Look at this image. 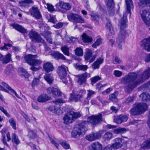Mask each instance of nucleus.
<instances>
[{"label":"nucleus","mask_w":150,"mask_h":150,"mask_svg":"<svg viewBox=\"0 0 150 150\" xmlns=\"http://www.w3.org/2000/svg\"><path fill=\"white\" fill-rule=\"evenodd\" d=\"M137 74L134 73H129L122 78L121 82L124 84H126L125 86V89L126 91L129 92L132 89L136 87L143 81H138L137 78Z\"/></svg>","instance_id":"1"},{"label":"nucleus","mask_w":150,"mask_h":150,"mask_svg":"<svg viewBox=\"0 0 150 150\" xmlns=\"http://www.w3.org/2000/svg\"><path fill=\"white\" fill-rule=\"evenodd\" d=\"M36 57V55H33L30 54H28L24 57L25 60L28 64L32 66L30 68V69L33 71H38L39 69V67L38 68L35 67V66H39L42 63L41 60L35 59Z\"/></svg>","instance_id":"2"},{"label":"nucleus","mask_w":150,"mask_h":150,"mask_svg":"<svg viewBox=\"0 0 150 150\" xmlns=\"http://www.w3.org/2000/svg\"><path fill=\"white\" fill-rule=\"evenodd\" d=\"M148 108V105L146 103H136L131 109L130 113L132 115H139L144 112Z\"/></svg>","instance_id":"3"},{"label":"nucleus","mask_w":150,"mask_h":150,"mask_svg":"<svg viewBox=\"0 0 150 150\" xmlns=\"http://www.w3.org/2000/svg\"><path fill=\"white\" fill-rule=\"evenodd\" d=\"M88 122H83L76 125L72 133V135L74 138H78L85 134V125Z\"/></svg>","instance_id":"4"},{"label":"nucleus","mask_w":150,"mask_h":150,"mask_svg":"<svg viewBox=\"0 0 150 150\" xmlns=\"http://www.w3.org/2000/svg\"><path fill=\"white\" fill-rule=\"evenodd\" d=\"M81 115L79 112L70 111L66 114L63 118L64 122L66 124H68L73 122L74 120L81 117Z\"/></svg>","instance_id":"5"},{"label":"nucleus","mask_w":150,"mask_h":150,"mask_svg":"<svg viewBox=\"0 0 150 150\" xmlns=\"http://www.w3.org/2000/svg\"><path fill=\"white\" fill-rule=\"evenodd\" d=\"M68 70V68L63 65L59 66L57 70V72L60 79L65 84L67 83V80L66 77L67 74V71Z\"/></svg>","instance_id":"6"},{"label":"nucleus","mask_w":150,"mask_h":150,"mask_svg":"<svg viewBox=\"0 0 150 150\" xmlns=\"http://www.w3.org/2000/svg\"><path fill=\"white\" fill-rule=\"evenodd\" d=\"M53 102L54 105L50 106L48 108V110L58 115L62 114L63 113L62 111L59 108L56 107L55 105H57L61 103H64L65 101L62 99H59L53 101Z\"/></svg>","instance_id":"7"},{"label":"nucleus","mask_w":150,"mask_h":150,"mask_svg":"<svg viewBox=\"0 0 150 150\" xmlns=\"http://www.w3.org/2000/svg\"><path fill=\"white\" fill-rule=\"evenodd\" d=\"M141 44L144 48L148 51H150V37L144 39L141 42ZM145 61H150V53L146 55Z\"/></svg>","instance_id":"8"},{"label":"nucleus","mask_w":150,"mask_h":150,"mask_svg":"<svg viewBox=\"0 0 150 150\" xmlns=\"http://www.w3.org/2000/svg\"><path fill=\"white\" fill-rule=\"evenodd\" d=\"M68 20L74 23H83L84 22L83 19L79 15L73 13L67 15Z\"/></svg>","instance_id":"9"},{"label":"nucleus","mask_w":150,"mask_h":150,"mask_svg":"<svg viewBox=\"0 0 150 150\" xmlns=\"http://www.w3.org/2000/svg\"><path fill=\"white\" fill-rule=\"evenodd\" d=\"M141 18L146 25L150 26V11L146 9L142 10L140 12Z\"/></svg>","instance_id":"10"},{"label":"nucleus","mask_w":150,"mask_h":150,"mask_svg":"<svg viewBox=\"0 0 150 150\" xmlns=\"http://www.w3.org/2000/svg\"><path fill=\"white\" fill-rule=\"evenodd\" d=\"M123 139L117 138L115 139V143L111 146H108L105 147L103 150H112V149H117L121 147L122 145Z\"/></svg>","instance_id":"11"},{"label":"nucleus","mask_w":150,"mask_h":150,"mask_svg":"<svg viewBox=\"0 0 150 150\" xmlns=\"http://www.w3.org/2000/svg\"><path fill=\"white\" fill-rule=\"evenodd\" d=\"M84 57L85 60L87 62H89L90 63L95 60L96 56L95 55H93V52L91 50L86 48L85 49Z\"/></svg>","instance_id":"12"},{"label":"nucleus","mask_w":150,"mask_h":150,"mask_svg":"<svg viewBox=\"0 0 150 150\" xmlns=\"http://www.w3.org/2000/svg\"><path fill=\"white\" fill-rule=\"evenodd\" d=\"M102 114H99L98 115L96 116L92 115L88 118L87 121L88 122L91 123L92 125H96L102 121Z\"/></svg>","instance_id":"13"},{"label":"nucleus","mask_w":150,"mask_h":150,"mask_svg":"<svg viewBox=\"0 0 150 150\" xmlns=\"http://www.w3.org/2000/svg\"><path fill=\"white\" fill-rule=\"evenodd\" d=\"M56 10L58 11L69 10L71 8V6L69 3H65L62 1L57 3L56 4Z\"/></svg>","instance_id":"14"},{"label":"nucleus","mask_w":150,"mask_h":150,"mask_svg":"<svg viewBox=\"0 0 150 150\" xmlns=\"http://www.w3.org/2000/svg\"><path fill=\"white\" fill-rule=\"evenodd\" d=\"M47 93L53 96H60L61 95V92L58 88L52 87H50L47 90Z\"/></svg>","instance_id":"15"},{"label":"nucleus","mask_w":150,"mask_h":150,"mask_svg":"<svg viewBox=\"0 0 150 150\" xmlns=\"http://www.w3.org/2000/svg\"><path fill=\"white\" fill-rule=\"evenodd\" d=\"M29 36L33 41L35 40V41L41 43H43L44 41L42 40L40 36L38 35L35 31H31L29 33Z\"/></svg>","instance_id":"16"},{"label":"nucleus","mask_w":150,"mask_h":150,"mask_svg":"<svg viewBox=\"0 0 150 150\" xmlns=\"http://www.w3.org/2000/svg\"><path fill=\"white\" fill-rule=\"evenodd\" d=\"M1 133L2 134V142L4 144L8 146V145L6 143V139L5 136H6L7 141H9L11 140V138L10 136L9 132L6 131L5 129H2L1 131Z\"/></svg>","instance_id":"17"},{"label":"nucleus","mask_w":150,"mask_h":150,"mask_svg":"<svg viewBox=\"0 0 150 150\" xmlns=\"http://www.w3.org/2000/svg\"><path fill=\"white\" fill-rule=\"evenodd\" d=\"M86 93V91L84 90H81L80 92V93L79 94H75L73 93V94H71L70 98L71 100L75 101H77L80 98L83 94H85Z\"/></svg>","instance_id":"18"},{"label":"nucleus","mask_w":150,"mask_h":150,"mask_svg":"<svg viewBox=\"0 0 150 150\" xmlns=\"http://www.w3.org/2000/svg\"><path fill=\"white\" fill-rule=\"evenodd\" d=\"M106 1L107 2V6L109 9L108 11V14L110 16L113 15L114 13V2L113 0H106Z\"/></svg>","instance_id":"19"},{"label":"nucleus","mask_w":150,"mask_h":150,"mask_svg":"<svg viewBox=\"0 0 150 150\" xmlns=\"http://www.w3.org/2000/svg\"><path fill=\"white\" fill-rule=\"evenodd\" d=\"M124 33L125 32L123 31H121L119 34L117 40L118 47L120 49L122 48V43L124 42V40L125 38Z\"/></svg>","instance_id":"20"},{"label":"nucleus","mask_w":150,"mask_h":150,"mask_svg":"<svg viewBox=\"0 0 150 150\" xmlns=\"http://www.w3.org/2000/svg\"><path fill=\"white\" fill-rule=\"evenodd\" d=\"M102 145L98 142L92 143L88 147V150H102Z\"/></svg>","instance_id":"21"},{"label":"nucleus","mask_w":150,"mask_h":150,"mask_svg":"<svg viewBox=\"0 0 150 150\" xmlns=\"http://www.w3.org/2000/svg\"><path fill=\"white\" fill-rule=\"evenodd\" d=\"M100 136V134L98 133H93L86 136V138L88 141H93L98 139Z\"/></svg>","instance_id":"22"},{"label":"nucleus","mask_w":150,"mask_h":150,"mask_svg":"<svg viewBox=\"0 0 150 150\" xmlns=\"http://www.w3.org/2000/svg\"><path fill=\"white\" fill-rule=\"evenodd\" d=\"M32 9V11L31 13V15L37 19L40 18L41 17V14L38 8L36 7H33Z\"/></svg>","instance_id":"23"},{"label":"nucleus","mask_w":150,"mask_h":150,"mask_svg":"<svg viewBox=\"0 0 150 150\" xmlns=\"http://www.w3.org/2000/svg\"><path fill=\"white\" fill-rule=\"evenodd\" d=\"M127 17L126 14L124 13L123 18L119 21V26L121 29L123 28L126 27Z\"/></svg>","instance_id":"24"},{"label":"nucleus","mask_w":150,"mask_h":150,"mask_svg":"<svg viewBox=\"0 0 150 150\" xmlns=\"http://www.w3.org/2000/svg\"><path fill=\"white\" fill-rule=\"evenodd\" d=\"M43 67L45 71L47 72L51 71L54 69V67L53 65L49 62H47L45 63Z\"/></svg>","instance_id":"25"},{"label":"nucleus","mask_w":150,"mask_h":150,"mask_svg":"<svg viewBox=\"0 0 150 150\" xmlns=\"http://www.w3.org/2000/svg\"><path fill=\"white\" fill-rule=\"evenodd\" d=\"M104 59L103 57L98 58L92 65V68L94 69L98 68L100 65L103 63Z\"/></svg>","instance_id":"26"},{"label":"nucleus","mask_w":150,"mask_h":150,"mask_svg":"<svg viewBox=\"0 0 150 150\" xmlns=\"http://www.w3.org/2000/svg\"><path fill=\"white\" fill-rule=\"evenodd\" d=\"M11 55L10 54L8 53L5 57L0 54V60L3 63L6 64L8 63L11 60Z\"/></svg>","instance_id":"27"},{"label":"nucleus","mask_w":150,"mask_h":150,"mask_svg":"<svg viewBox=\"0 0 150 150\" xmlns=\"http://www.w3.org/2000/svg\"><path fill=\"white\" fill-rule=\"evenodd\" d=\"M50 53V54L55 58L61 59L63 60L65 59V58L64 55L58 52H52Z\"/></svg>","instance_id":"28"},{"label":"nucleus","mask_w":150,"mask_h":150,"mask_svg":"<svg viewBox=\"0 0 150 150\" xmlns=\"http://www.w3.org/2000/svg\"><path fill=\"white\" fill-rule=\"evenodd\" d=\"M33 1L32 0H24L20 1V6L25 7L29 6L30 5L33 4Z\"/></svg>","instance_id":"29"},{"label":"nucleus","mask_w":150,"mask_h":150,"mask_svg":"<svg viewBox=\"0 0 150 150\" xmlns=\"http://www.w3.org/2000/svg\"><path fill=\"white\" fill-rule=\"evenodd\" d=\"M87 73H85L78 76L79 79L78 83L79 84L82 85L85 82V78L87 76Z\"/></svg>","instance_id":"30"},{"label":"nucleus","mask_w":150,"mask_h":150,"mask_svg":"<svg viewBox=\"0 0 150 150\" xmlns=\"http://www.w3.org/2000/svg\"><path fill=\"white\" fill-rule=\"evenodd\" d=\"M50 97L45 94H43L40 96L38 99V100L40 102H44L49 100Z\"/></svg>","instance_id":"31"},{"label":"nucleus","mask_w":150,"mask_h":150,"mask_svg":"<svg viewBox=\"0 0 150 150\" xmlns=\"http://www.w3.org/2000/svg\"><path fill=\"white\" fill-rule=\"evenodd\" d=\"M82 40L85 43H88L91 42L93 40L92 38L87 35L85 33H83L82 35Z\"/></svg>","instance_id":"32"},{"label":"nucleus","mask_w":150,"mask_h":150,"mask_svg":"<svg viewBox=\"0 0 150 150\" xmlns=\"http://www.w3.org/2000/svg\"><path fill=\"white\" fill-rule=\"evenodd\" d=\"M12 26L15 29L21 33H25L26 32V30L25 29L20 25L16 24H13Z\"/></svg>","instance_id":"33"},{"label":"nucleus","mask_w":150,"mask_h":150,"mask_svg":"<svg viewBox=\"0 0 150 150\" xmlns=\"http://www.w3.org/2000/svg\"><path fill=\"white\" fill-rule=\"evenodd\" d=\"M140 98L143 101L147 102L150 99V95L147 93H143L140 95Z\"/></svg>","instance_id":"34"},{"label":"nucleus","mask_w":150,"mask_h":150,"mask_svg":"<svg viewBox=\"0 0 150 150\" xmlns=\"http://www.w3.org/2000/svg\"><path fill=\"white\" fill-rule=\"evenodd\" d=\"M19 74L21 76H24L25 78H28L29 76V74L25 69L21 68L18 70Z\"/></svg>","instance_id":"35"},{"label":"nucleus","mask_w":150,"mask_h":150,"mask_svg":"<svg viewBox=\"0 0 150 150\" xmlns=\"http://www.w3.org/2000/svg\"><path fill=\"white\" fill-rule=\"evenodd\" d=\"M2 84L6 88H7L9 90L14 93L17 97L20 98L19 95L16 93V91L12 89L7 84L4 82H2Z\"/></svg>","instance_id":"36"},{"label":"nucleus","mask_w":150,"mask_h":150,"mask_svg":"<svg viewBox=\"0 0 150 150\" xmlns=\"http://www.w3.org/2000/svg\"><path fill=\"white\" fill-rule=\"evenodd\" d=\"M74 66L77 69L81 70L83 71H85L88 69V66L86 65H80L77 64H74Z\"/></svg>","instance_id":"37"},{"label":"nucleus","mask_w":150,"mask_h":150,"mask_svg":"<svg viewBox=\"0 0 150 150\" xmlns=\"http://www.w3.org/2000/svg\"><path fill=\"white\" fill-rule=\"evenodd\" d=\"M45 80L49 84H51L53 81L52 76L51 74H47L44 76Z\"/></svg>","instance_id":"38"},{"label":"nucleus","mask_w":150,"mask_h":150,"mask_svg":"<svg viewBox=\"0 0 150 150\" xmlns=\"http://www.w3.org/2000/svg\"><path fill=\"white\" fill-rule=\"evenodd\" d=\"M149 77H150V68H148L143 73L142 78L144 79H145Z\"/></svg>","instance_id":"39"},{"label":"nucleus","mask_w":150,"mask_h":150,"mask_svg":"<svg viewBox=\"0 0 150 150\" xmlns=\"http://www.w3.org/2000/svg\"><path fill=\"white\" fill-rule=\"evenodd\" d=\"M141 146L144 149H150V139H149L144 142L141 145Z\"/></svg>","instance_id":"40"},{"label":"nucleus","mask_w":150,"mask_h":150,"mask_svg":"<svg viewBox=\"0 0 150 150\" xmlns=\"http://www.w3.org/2000/svg\"><path fill=\"white\" fill-rule=\"evenodd\" d=\"M42 34L44 36L47 41L49 43H52V40L51 37V33L50 32H47L46 33H43Z\"/></svg>","instance_id":"41"},{"label":"nucleus","mask_w":150,"mask_h":150,"mask_svg":"<svg viewBox=\"0 0 150 150\" xmlns=\"http://www.w3.org/2000/svg\"><path fill=\"white\" fill-rule=\"evenodd\" d=\"M127 5V13H130L131 8L132 6V0H125Z\"/></svg>","instance_id":"42"},{"label":"nucleus","mask_w":150,"mask_h":150,"mask_svg":"<svg viewBox=\"0 0 150 150\" xmlns=\"http://www.w3.org/2000/svg\"><path fill=\"white\" fill-rule=\"evenodd\" d=\"M118 92L116 91L114 93L109 96V99L111 101L116 102L117 101L116 96L118 94Z\"/></svg>","instance_id":"43"},{"label":"nucleus","mask_w":150,"mask_h":150,"mask_svg":"<svg viewBox=\"0 0 150 150\" xmlns=\"http://www.w3.org/2000/svg\"><path fill=\"white\" fill-rule=\"evenodd\" d=\"M75 54L79 56H81L83 55V49L81 47H77L75 50Z\"/></svg>","instance_id":"44"},{"label":"nucleus","mask_w":150,"mask_h":150,"mask_svg":"<svg viewBox=\"0 0 150 150\" xmlns=\"http://www.w3.org/2000/svg\"><path fill=\"white\" fill-rule=\"evenodd\" d=\"M12 141L16 144H18L20 143V141L18 138V137L15 134H12Z\"/></svg>","instance_id":"45"},{"label":"nucleus","mask_w":150,"mask_h":150,"mask_svg":"<svg viewBox=\"0 0 150 150\" xmlns=\"http://www.w3.org/2000/svg\"><path fill=\"white\" fill-rule=\"evenodd\" d=\"M102 40L101 38L98 39L95 43L92 45V47L94 48L100 45L102 43Z\"/></svg>","instance_id":"46"},{"label":"nucleus","mask_w":150,"mask_h":150,"mask_svg":"<svg viewBox=\"0 0 150 150\" xmlns=\"http://www.w3.org/2000/svg\"><path fill=\"white\" fill-rule=\"evenodd\" d=\"M59 143L65 149H68L70 148L69 145L65 141L60 140L59 141Z\"/></svg>","instance_id":"47"},{"label":"nucleus","mask_w":150,"mask_h":150,"mask_svg":"<svg viewBox=\"0 0 150 150\" xmlns=\"http://www.w3.org/2000/svg\"><path fill=\"white\" fill-rule=\"evenodd\" d=\"M61 49L65 55L67 56L69 55V48L67 46H64L62 47Z\"/></svg>","instance_id":"48"},{"label":"nucleus","mask_w":150,"mask_h":150,"mask_svg":"<svg viewBox=\"0 0 150 150\" xmlns=\"http://www.w3.org/2000/svg\"><path fill=\"white\" fill-rule=\"evenodd\" d=\"M106 27L109 30L110 35H112L114 33L113 29L110 22H109L107 24Z\"/></svg>","instance_id":"49"},{"label":"nucleus","mask_w":150,"mask_h":150,"mask_svg":"<svg viewBox=\"0 0 150 150\" xmlns=\"http://www.w3.org/2000/svg\"><path fill=\"white\" fill-rule=\"evenodd\" d=\"M126 129L124 128H118L115 129L114 130V132L116 134H119L120 133H123L126 132Z\"/></svg>","instance_id":"50"},{"label":"nucleus","mask_w":150,"mask_h":150,"mask_svg":"<svg viewBox=\"0 0 150 150\" xmlns=\"http://www.w3.org/2000/svg\"><path fill=\"white\" fill-rule=\"evenodd\" d=\"M9 122L13 128L14 129H16V123L14 120L13 118L10 119L9 120Z\"/></svg>","instance_id":"51"},{"label":"nucleus","mask_w":150,"mask_h":150,"mask_svg":"<svg viewBox=\"0 0 150 150\" xmlns=\"http://www.w3.org/2000/svg\"><path fill=\"white\" fill-rule=\"evenodd\" d=\"M141 4L149 6L150 7V0H139Z\"/></svg>","instance_id":"52"},{"label":"nucleus","mask_w":150,"mask_h":150,"mask_svg":"<svg viewBox=\"0 0 150 150\" xmlns=\"http://www.w3.org/2000/svg\"><path fill=\"white\" fill-rule=\"evenodd\" d=\"M28 136L30 138H34L36 136L35 133L33 131L30 130L29 131Z\"/></svg>","instance_id":"53"},{"label":"nucleus","mask_w":150,"mask_h":150,"mask_svg":"<svg viewBox=\"0 0 150 150\" xmlns=\"http://www.w3.org/2000/svg\"><path fill=\"white\" fill-rule=\"evenodd\" d=\"M112 134L110 132L106 133L104 136V138L105 140H109L112 137Z\"/></svg>","instance_id":"54"},{"label":"nucleus","mask_w":150,"mask_h":150,"mask_svg":"<svg viewBox=\"0 0 150 150\" xmlns=\"http://www.w3.org/2000/svg\"><path fill=\"white\" fill-rule=\"evenodd\" d=\"M91 16L93 20L97 21L99 20V18L98 16L93 12H92Z\"/></svg>","instance_id":"55"},{"label":"nucleus","mask_w":150,"mask_h":150,"mask_svg":"<svg viewBox=\"0 0 150 150\" xmlns=\"http://www.w3.org/2000/svg\"><path fill=\"white\" fill-rule=\"evenodd\" d=\"M0 110L7 117H10L11 115L8 113L6 110H5L3 107L0 106Z\"/></svg>","instance_id":"56"},{"label":"nucleus","mask_w":150,"mask_h":150,"mask_svg":"<svg viewBox=\"0 0 150 150\" xmlns=\"http://www.w3.org/2000/svg\"><path fill=\"white\" fill-rule=\"evenodd\" d=\"M67 40L70 43H74V42L78 40V39L77 38H75L71 37L67 38Z\"/></svg>","instance_id":"57"},{"label":"nucleus","mask_w":150,"mask_h":150,"mask_svg":"<svg viewBox=\"0 0 150 150\" xmlns=\"http://www.w3.org/2000/svg\"><path fill=\"white\" fill-rule=\"evenodd\" d=\"M114 121L117 124H120L122 122V121L121 119V115L115 118L114 120Z\"/></svg>","instance_id":"58"},{"label":"nucleus","mask_w":150,"mask_h":150,"mask_svg":"<svg viewBox=\"0 0 150 150\" xmlns=\"http://www.w3.org/2000/svg\"><path fill=\"white\" fill-rule=\"evenodd\" d=\"M100 79V77L99 76H96L91 79V83L92 84L94 83Z\"/></svg>","instance_id":"59"},{"label":"nucleus","mask_w":150,"mask_h":150,"mask_svg":"<svg viewBox=\"0 0 150 150\" xmlns=\"http://www.w3.org/2000/svg\"><path fill=\"white\" fill-rule=\"evenodd\" d=\"M39 82V79L38 78H35L33 81L32 84V86L33 87H35V86H37Z\"/></svg>","instance_id":"60"},{"label":"nucleus","mask_w":150,"mask_h":150,"mask_svg":"<svg viewBox=\"0 0 150 150\" xmlns=\"http://www.w3.org/2000/svg\"><path fill=\"white\" fill-rule=\"evenodd\" d=\"M47 8L50 11H53L54 10L53 6L51 4H46Z\"/></svg>","instance_id":"61"},{"label":"nucleus","mask_w":150,"mask_h":150,"mask_svg":"<svg viewBox=\"0 0 150 150\" xmlns=\"http://www.w3.org/2000/svg\"><path fill=\"white\" fill-rule=\"evenodd\" d=\"M113 74L115 76L119 77L122 76V73L118 70H115L114 71Z\"/></svg>","instance_id":"62"},{"label":"nucleus","mask_w":150,"mask_h":150,"mask_svg":"<svg viewBox=\"0 0 150 150\" xmlns=\"http://www.w3.org/2000/svg\"><path fill=\"white\" fill-rule=\"evenodd\" d=\"M49 21L54 24H55L57 21L55 17L50 16V19L49 20Z\"/></svg>","instance_id":"63"},{"label":"nucleus","mask_w":150,"mask_h":150,"mask_svg":"<svg viewBox=\"0 0 150 150\" xmlns=\"http://www.w3.org/2000/svg\"><path fill=\"white\" fill-rule=\"evenodd\" d=\"M122 122H125L127 121L128 119V117L126 115H121Z\"/></svg>","instance_id":"64"}]
</instances>
